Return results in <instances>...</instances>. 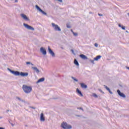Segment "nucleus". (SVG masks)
Segmentation results:
<instances>
[{
  "label": "nucleus",
  "instance_id": "b1692460",
  "mask_svg": "<svg viewBox=\"0 0 129 129\" xmlns=\"http://www.w3.org/2000/svg\"><path fill=\"white\" fill-rule=\"evenodd\" d=\"M94 59L92 60V59H90L89 61L90 62H91V63H92V64H94Z\"/></svg>",
  "mask_w": 129,
  "mask_h": 129
},
{
  "label": "nucleus",
  "instance_id": "f03ea898",
  "mask_svg": "<svg viewBox=\"0 0 129 129\" xmlns=\"http://www.w3.org/2000/svg\"><path fill=\"white\" fill-rule=\"evenodd\" d=\"M22 89L24 91L25 93H31L33 88L31 86H29L26 85H23L22 86Z\"/></svg>",
  "mask_w": 129,
  "mask_h": 129
},
{
  "label": "nucleus",
  "instance_id": "393cba45",
  "mask_svg": "<svg viewBox=\"0 0 129 129\" xmlns=\"http://www.w3.org/2000/svg\"><path fill=\"white\" fill-rule=\"evenodd\" d=\"M17 99H18V100H20V101H24V100H22V99H21V98L17 97Z\"/></svg>",
  "mask_w": 129,
  "mask_h": 129
},
{
  "label": "nucleus",
  "instance_id": "a211bd4d",
  "mask_svg": "<svg viewBox=\"0 0 129 129\" xmlns=\"http://www.w3.org/2000/svg\"><path fill=\"white\" fill-rule=\"evenodd\" d=\"M74 64L77 66H79V63L78 62V61H77V59H74Z\"/></svg>",
  "mask_w": 129,
  "mask_h": 129
},
{
  "label": "nucleus",
  "instance_id": "5701e85b",
  "mask_svg": "<svg viewBox=\"0 0 129 129\" xmlns=\"http://www.w3.org/2000/svg\"><path fill=\"white\" fill-rule=\"evenodd\" d=\"M93 96H94V97H95V98H97V97H98L97 95H96V94H95V93H93Z\"/></svg>",
  "mask_w": 129,
  "mask_h": 129
},
{
  "label": "nucleus",
  "instance_id": "c9c22d12",
  "mask_svg": "<svg viewBox=\"0 0 129 129\" xmlns=\"http://www.w3.org/2000/svg\"><path fill=\"white\" fill-rule=\"evenodd\" d=\"M99 91H100V92H103L101 89H99Z\"/></svg>",
  "mask_w": 129,
  "mask_h": 129
},
{
  "label": "nucleus",
  "instance_id": "c03bdc74",
  "mask_svg": "<svg viewBox=\"0 0 129 129\" xmlns=\"http://www.w3.org/2000/svg\"><path fill=\"white\" fill-rule=\"evenodd\" d=\"M126 33H128V31H127V30H126Z\"/></svg>",
  "mask_w": 129,
  "mask_h": 129
},
{
  "label": "nucleus",
  "instance_id": "4468645a",
  "mask_svg": "<svg viewBox=\"0 0 129 129\" xmlns=\"http://www.w3.org/2000/svg\"><path fill=\"white\" fill-rule=\"evenodd\" d=\"M80 85L82 88H84V89H86L87 88V86L83 83H80Z\"/></svg>",
  "mask_w": 129,
  "mask_h": 129
},
{
  "label": "nucleus",
  "instance_id": "c85d7f7f",
  "mask_svg": "<svg viewBox=\"0 0 129 129\" xmlns=\"http://www.w3.org/2000/svg\"><path fill=\"white\" fill-rule=\"evenodd\" d=\"M57 2H59V3H63V0H55Z\"/></svg>",
  "mask_w": 129,
  "mask_h": 129
},
{
  "label": "nucleus",
  "instance_id": "4c0bfd02",
  "mask_svg": "<svg viewBox=\"0 0 129 129\" xmlns=\"http://www.w3.org/2000/svg\"><path fill=\"white\" fill-rule=\"evenodd\" d=\"M0 129H5V128H4L3 127H0Z\"/></svg>",
  "mask_w": 129,
  "mask_h": 129
},
{
  "label": "nucleus",
  "instance_id": "6ab92c4d",
  "mask_svg": "<svg viewBox=\"0 0 129 129\" xmlns=\"http://www.w3.org/2000/svg\"><path fill=\"white\" fill-rule=\"evenodd\" d=\"M35 8L36 9H37V10H38V11H39V12H40L42 9L40 8V7H39L38 5H36L35 6Z\"/></svg>",
  "mask_w": 129,
  "mask_h": 129
},
{
  "label": "nucleus",
  "instance_id": "4be33fe9",
  "mask_svg": "<svg viewBox=\"0 0 129 129\" xmlns=\"http://www.w3.org/2000/svg\"><path fill=\"white\" fill-rule=\"evenodd\" d=\"M73 34L75 37H77L78 36V34L77 33H75L74 32H73Z\"/></svg>",
  "mask_w": 129,
  "mask_h": 129
},
{
  "label": "nucleus",
  "instance_id": "a878e982",
  "mask_svg": "<svg viewBox=\"0 0 129 129\" xmlns=\"http://www.w3.org/2000/svg\"><path fill=\"white\" fill-rule=\"evenodd\" d=\"M67 27L68 29H70L71 28V26L69 24H67Z\"/></svg>",
  "mask_w": 129,
  "mask_h": 129
},
{
  "label": "nucleus",
  "instance_id": "473e14b6",
  "mask_svg": "<svg viewBox=\"0 0 129 129\" xmlns=\"http://www.w3.org/2000/svg\"><path fill=\"white\" fill-rule=\"evenodd\" d=\"M94 46L95 47H98V44H97V43H95Z\"/></svg>",
  "mask_w": 129,
  "mask_h": 129
},
{
  "label": "nucleus",
  "instance_id": "412c9836",
  "mask_svg": "<svg viewBox=\"0 0 129 129\" xmlns=\"http://www.w3.org/2000/svg\"><path fill=\"white\" fill-rule=\"evenodd\" d=\"M72 78L73 80H74L75 81H76V82H78V80H77V79H76L75 78H74V77H72Z\"/></svg>",
  "mask_w": 129,
  "mask_h": 129
},
{
  "label": "nucleus",
  "instance_id": "dca6fc26",
  "mask_svg": "<svg viewBox=\"0 0 129 129\" xmlns=\"http://www.w3.org/2000/svg\"><path fill=\"white\" fill-rule=\"evenodd\" d=\"M100 58H101V56L98 55L96 57L94 58V60H95V61H98L99 59H100Z\"/></svg>",
  "mask_w": 129,
  "mask_h": 129
},
{
  "label": "nucleus",
  "instance_id": "37998d69",
  "mask_svg": "<svg viewBox=\"0 0 129 129\" xmlns=\"http://www.w3.org/2000/svg\"><path fill=\"white\" fill-rule=\"evenodd\" d=\"M11 125H12V126H14V124L13 123H11Z\"/></svg>",
  "mask_w": 129,
  "mask_h": 129
},
{
  "label": "nucleus",
  "instance_id": "c756f323",
  "mask_svg": "<svg viewBox=\"0 0 129 129\" xmlns=\"http://www.w3.org/2000/svg\"><path fill=\"white\" fill-rule=\"evenodd\" d=\"M30 108H32L33 109H36V108L33 106H29Z\"/></svg>",
  "mask_w": 129,
  "mask_h": 129
},
{
  "label": "nucleus",
  "instance_id": "f3484780",
  "mask_svg": "<svg viewBox=\"0 0 129 129\" xmlns=\"http://www.w3.org/2000/svg\"><path fill=\"white\" fill-rule=\"evenodd\" d=\"M77 92H78V93L79 94H80V95H81V96H83V94H82V93L80 91V90H79L78 88L77 89Z\"/></svg>",
  "mask_w": 129,
  "mask_h": 129
},
{
  "label": "nucleus",
  "instance_id": "1a4fd4ad",
  "mask_svg": "<svg viewBox=\"0 0 129 129\" xmlns=\"http://www.w3.org/2000/svg\"><path fill=\"white\" fill-rule=\"evenodd\" d=\"M31 69L34 70V72H35V73H37V74H38V73H40V70H39V69H38L37 67H32Z\"/></svg>",
  "mask_w": 129,
  "mask_h": 129
},
{
  "label": "nucleus",
  "instance_id": "f704fd0d",
  "mask_svg": "<svg viewBox=\"0 0 129 129\" xmlns=\"http://www.w3.org/2000/svg\"><path fill=\"white\" fill-rule=\"evenodd\" d=\"M71 52H72L73 54H74V50L73 49H71Z\"/></svg>",
  "mask_w": 129,
  "mask_h": 129
},
{
  "label": "nucleus",
  "instance_id": "bb28decb",
  "mask_svg": "<svg viewBox=\"0 0 129 129\" xmlns=\"http://www.w3.org/2000/svg\"><path fill=\"white\" fill-rule=\"evenodd\" d=\"M77 108L78 109H81L82 111H84V110H83V108H82V107H78Z\"/></svg>",
  "mask_w": 129,
  "mask_h": 129
},
{
  "label": "nucleus",
  "instance_id": "423d86ee",
  "mask_svg": "<svg viewBox=\"0 0 129 129\" xmlns=\"http://www.w3.org/2000/svg\"><path fill=\"white\" fill-rule=\"evenodd\" d=\"M48 48L49 54L52 56V57H55V53H54V51H53L51 48H50V46H48Z\"/></svg>",
  "mask_w": 129,
  "mask_h": 129
},
{
  "label": "nucleus",
  "instance_id": "ddd939ff",
  "mask_svg": "<svg viewBox=\"0 0 129 129\" xmlns=\"http://www.w3.org/2000/svg\"><path fill=\"white\" fill-rule=\"evenodd\" d=\"M80 57L82 58V59H83V60H87L88 59V57L84 54H80Z\"/></svg>",
  "mask_w": 129,
  "mask_h": 129
},
{
  "label": "nucleus",
  "instance_id": "9b49d317",
  "mask_svg": "<svg viewBox=\"0 0 129 129\" xmlns=\"http://www.w3.org/2000/svg\"><path fill=\"white\" fill-rule=\"evenodd\" d=\"M40 121H45V116L44 115V113H41L40 114Z\"/></svg>",
  "mask_w": 129,
  "mask_h": 129
},
{
  "label": "nucleus",
  "instance_id": "2eb2a0df",
  "mask_svg": "<svg viewBox=\"0 0 129 129\" xmlns=\"http://www.w3.org/2000/svg\"><path fill=\"white\" fill-rule=\"evenodd\" d=\"M43 81H45V78H41L37 81L36 83H40V82H43Z\"/></svg>",
  "mask_w": 129,
  "mask_h": 129
},
{
  "label": "nucleus",
  "instance_id": "e433bc0d",
  "mask_svg": "<svg viewBox=\"0 0 129 129\" xmlns=\"http://www.w3.org/2000/svg\"><path fill=\"white\" fill-rule=\"evenodd\" d=\"M126 69H127L128 70H129V67H126Z\"/></svg>",
  "mask_w": 129,
  "mask_h": 129
},
{
  "label": "nucleus",
  "instance_id": "ea45409f",
  "mask_svg": "<svg viewBox=\"0 0 129 129\" xmlns=\"http://www.w3.org/2000/svg\"><path fill=\"white\" fill-rule=\"evenodd\" d=\"M71 31L72 32V33H73V32H74L73 30H72V29L71 30Z\"/></svg>",
  "mask_w": 129,
  "mask_h": 129
},
{
  "label": "nucleus",
  "instance_id": "9d476101",
  "mask_svg": "<svg viewBox=\"0 0 129 129\" xmlns=\"http://www.w3.org/2000/svg\"><path fill=\"white\" fill-rule=\"evenodd\" d=\"M21 16L22 18H23V19H24V20H25V21H30V19H29V18H28V17H27L26 15L22 14H21Z\"/></svg>",
  "mask_w": 129,
  "mask_h": 129
},
{
  "label": "nucleus",
  "instance_id": "aec40b11",
  "mask_svg": "<svg viewBox=\"0 0 129 129\" xmlns=\"http://www.w3.org/2000/svg\"><path fill=\"white\" fill-rule=\"evenodd\" d=\"M40 13H42L43 15H44L45 16H47V13L44 11H42V10L41 9V11H40Z\"/></svg>",
  "mask_w": 129,
  "mask_h": 129
},
{
  "label": "nucleus",
  "instance_id": "a19ab883",
  "mask_svg": "<svg viewBox=\"0 0 129 129\" xmlns=\"http://www.w3.org/2000/svg\"><path fill=\"white\" fill-rule=\"evenodd\" d=\"M15 3H18V0H15Z\"/></svg>",
  "mask_w": 129,
  "mask_h": 129
},
{
  "label": "nucleus",
  "instance_id": "2f4dec72",
  "mask_svg": "<svg viewBox=\"0 0 129 129\" xmlns=\"http://www.w3.org/2000/svg\"><path fill=\"white\" fill-rule=\"evenodd\" d=\"M26 64L27 65H29V64H31V62L30 61L26 62Z\"/></svg>",
  "mask_w": 129,
  "mask_h": 129
},
{
  "label": "nucleus",
  "instance_id": "f257e3e1",
  "mask_svg": "<svg viewBox=\"0 0 129 129\" xmlns=\"http://www.w3.org/2000/svg\"><path fill=\"white\" fill-rule=\"evenodd\" d=\"M7 69L8 71H10L11 73H12V74H14V75H15L16 76H19V75H20V76H22V77H26L29 75L28 73H24V72L20 73V72L19 71H13L11 70V69L10 68H8Z\"/></svg>",
  "mask_w": 129,
  "mask_h": 129
},
{
  "label": "nucleus",
  "instance_id": "49530a36",
  "mask_svg": "<svg viewBox=\"0 0 129 129\" xmlns=\"http://www.w3.org/2000/svg\"><path fill=\"white\" fill-rule=\"evenodd\" d=\"M0 118H2V117H0Z\"/></svg>",
  "mask_w": 129,
  "mask_h": 129
},
{
  "label": "nucleus",
  "instance_id": "a18cd8bd",
  "mask_svg": "<svg viewBox=\"0 0 129 129\" xmlns=\"http://www.w3.org/2000/svg\"><path fill=\"white\" fill-rule=\"evenodd\" d=\"M77 116H78V117H80V115H77Z\"/></svg>",
  "mask_w": 129,
  "mask_h": 129
},
{
  "label": "nucleus",
  "instance_id": "20e7f679",
  "mask_svg": "<svg viewBox=\"0 0 129 129\" xmlns=\"http://www.w3.org/2000/svg\"><path fill=\"white\" fill-rule=\"evenodd\" d=\"M52 28H54V31H57L58 32H61V28L58 26V25L55 24V23H51Z\"/></svg>",
  "mask_w": 129,
  "mask_h": 129
},
{
  "label": "nucleus",
  "instance_id": "39448f33",
  "mask_svg": "<svg viewBox=\"0 0 129 129\" xmlns=\"http://www.w3.org/2000/svg\"><path fill=\"white\" fill-rule=\"evenodd\" d=\"M23 26L25 27V28L27 29V30H31V31H35V29L33 27H32L26 23H24Z\"/></svg>",
  "mask_w": 129,
  "mask_h": 129
},
{
  "label": "nucleus",
  "instance_id": "7ed1b4c3",
  "mask_svg": "<svg viewBox=\"0 0 129 129\" xmlns=\"http://www.w3.org/2000/svg\"><path fill=\"white\" fill-rule=\"evenodd\" d=\"M61 126L63 129H71L72 126L70 124H68L66 122H62Z\"/></svg>",
  "mask_w": 129,
  "mask_h": 129
},
{
  "label": "nucleus",
  "instance_id": "72a5a7b5",
  "mask_svg": "<svg viewBox=\"0 0 129 129\" xmlns=\"http://www.w3.org/2000/svg\"><path fill=\"white\" fill-rule=\"evenodd\" d=\"M118 27H119V28H121L122 26L120 24H118Z\"/></svg>",
  "mask_w": 129,
  "mask_h": 129
},
{
  "label": "nucleus",
  "instance_id": "cd10ccee",
  "mask_svg": "<svg viewBox=\"0 0 129 129\" xmlns=\"http://www.w3.org/2000/svg\"><path fill=\"white\" fill-rule=\"evenodd\" d=\"M121 29L122 30H125V27H124V26H122L121 27Z\"/></svg>",
  "mask_w": 129,
  "mask_h": 129
},
{
  "label": "nucleus",
  "instance_id": "7c9ffc66",
  "mask_svg": "<svg viewBox=\"0 0 129 129\" xmlns=\"http://www.w3.org/2000/svg\"><path fill=\"white\" fill-rule=\"evenodd\" d=\"M98 15L99 16V17H102V16H103L102 14H100L99 13H98Z\"/></svg>",
  "mask_w": 129,
  "mask_h": 129
},
{
  "label": "nucleus",
  "instance_id": "58836bf2",
  "mask_svg": "<svg viewBox=\"0 0 129 129\" xmlns=\"http://www.w3.org/2000/svg\"><path fill=\"white\" fill-rule=\"evenodd\" d=\"M30 64H31V65H32V66H34V64H33L32 63H31V62H30Z\"/></svg>",
  "mask_w": 129,
  "mask_h": 129
},
{
  "label": "nucleus",
  "instance_id": "79ce46f5",
  "mask_svg": "<svg viewBox=\"0 0 129 129\" xmlns=\"http://www.w3.org/2000/svg\"><path fill=\"white\" fill-rule=\"evenodd\" d=\"M9 111H10V110H7V112H9Z\"/></svg>",
  "mask_w": 129,
  "mask_h": 129
},
{
  "label": "nucleus",
  "instance_id": "6e6552de",
  "mask_svg": "<svg viewBox=\"0 0 129 129\" xmlns=\"http://www.w3.org/2000/svg\"><path fill=\"white\" fill-rule=\"evenodd\" d=\"M40 52L42 53V54H43V55L47 54V51L46 50V49L44 48L43 47L40 48Z\"/></svg>",
  "mask_w": 129,
  "mask_h": 129
},
{
  "label": "nucleus",
  "instance_id": "0eeeda50",
  "mask_svg": "<svg viewBox=\"0 0 129 129\" xmlns=\"http://www.w3.org/2000/svg\"><path fill=\"white\" fill-rule=\"evenodd\" d=\"M117 92L119 96H120L121 97H123V98H125V95H124V94H123V93L121 92L120 90H117Z\"/></svg>",
  "mask_w": 129,
  "mask_h": 129
},
{
  "label": "nucleus",
  "instance_id": "f8f14e48",
  "mask_svg": "<svg viewBox=\"0 0 129 129\" xmlns=\"http://www.w3.org/2000/svg\"><path fill=\"white\" fill-rule=\"evenodd\" d=\"M103 86H104V88H105V89H106V90H107V91L109 92V93H110V94H113L112 92H111V91L110 90V89H109V88L107 86H106V85H104Z\"/></svg>",
  "mask_w": 129,
  "mask_h": 129
}]
</instances>
